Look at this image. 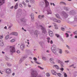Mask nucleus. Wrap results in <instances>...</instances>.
Wrapping results in <instances>:
<instances>
[{"mask_svg": "<svg viewBox=\"0 0 77 77\" xmlns=\"http://www.w3.org/2000/svg\"><path fill=\"white\" fill-rule=\"evenodd\" d=\"M51 50L53 53H56V46L55 45H53L51 48Z\"/></svg>", "mask_w": 77, "mask_h": 77, "instance_id": "f257e3e1", "label": "nucleus"}, {"mask_svg": "<svg viewBox=\"0 0 77 77\" xmlns=\"http://www.w3.org/2000/svg\"><path fill=\"white\" fill-rule=\"evenodd\" d=\"M9 49L11 53H15V50L14 47L10 46Z\"/></svg>", "mask_w": 77, "mask_h": 77, "instance_id": "f03ea898", "label": "nucleus"}, {"mask_svg": "<svg viewBox=\"0 0 77 77\" xmlns=\"http://www.w3.org/2000/svg\"><path fill=\"white\" fill-rule=\"evenodd\" d=\"M39 27H41L42 30H43V33H46L47 32L46 31V30H45V28H44V27L41 25Z\"/></svg>", "mask_w": 77, "mask_h": 77, "instance_id": "7ed1b4c3", "label": "nucleus"}, {"mask_svg": "<svg viewBox=\"0 0 77 77\" xmlns=\"http://www.w3.org/2000/svg\"><path fill=\"white\" fill-rule=\"evenodd\" d=\"M62 15H63L65 18H67L68 17V15L64 11L62 12Z\"/></svg>", "mask_w": 77, "mask_h": 77, "instance_id": "20e7f679", "label": "nucleus"}, {"mask_svg": "<svg viewBox=\"0 0 77 77\" xmlns=\"http://www.w3.org/2000/svg\"><path fill=\"white\" fill-rule=\"evenodd\" d=\"M49 34L50 36H51V37L53 36V32H52V31H49Z\"/></svg>", "mask_w": 77, "mask_h": 77, "instance_id": "39448f33", "label": "nucleus"}, {"mask_svg": "<svg viewBox=\"0 0 77 77\" xmlns=\"http://www.w3.org/2000/svg\"><path fill=\"white\" fill-rule=\"evenodd\" d=\"M11 35H14V36H18V33L15 32H13L11 33Z\"/></svg>", "mask_w": 77, "mask_h": 77, "instance_id": "423d86ee", "label": "nucleus"}, {"mask_svg": "<svg viewBox=\"0 0 77 77\" xmlns=\"http://www.w3.org/2000/svg\"><path fill=\"white\" fill-rule=\"evenodd\" d=\"M5 0H0V6L2 5L3 3H5Z\"/></svg>", "mask_w": 77, "mask_h": 77, "instance_id": "0eeeda50", "label": "nucleus"}, {"mask_svg": "<svg viewBox=\"0 0 77 77\" xmlns=\"http://www.w3.org/2000/svg\"><path fill=\"white\" fill-rule=\"evenodd\" d=\"M6 71L7 74H10L11 72V70L9 69H8L6 70Z\"/></svg>", "mask_w": 77, "mask_h": 77, "instance_id": "6e6552de", "label": "nucleus"}, {"mask_svg": "<svg viewBox=\"0 0 77 77\" xmlns=\"http://www.w3.org/2000/svg\"><path fill=\"white\" fill-rule=\"evenodd\" d=\"M51 72L53 75H56L57 74V73L54 70H51Z\"/></svg>", "mask_w": 77, "mask_h": 77, "instance_id": "1a4fd4ad", "label": "nucleus"}, {"mask_svg": "<svg viewBox=\"0 0 77 77\" xmlns=\"http://www.w3.org/2000/svg\"><path fill=\"white\" fill-rule=\"evenodd\" d=\"M20 21L22 23H25V22H26V20L24 18L21 19Z\"/></svg>", "mask_w": 77, "mask_h": 77, "instance_id": "9d476101", "label": "nucleus"}, {"mask_svg": "<svg viewBox=\"0 0 77 77\" xmlns=\"http://www.w3.org/2000/svg\"><path fill=\"white\" fill-rule=\"evenodd\" d=\"M45 2L46 6H48L49 5V3L47 0H44Z\"/></svg>", "mask_w": 77, "mask_h": 77, "instance_id": "9b49d317", "label": "nucleus"}, {"mask_svg": "<svg viewBox=\"0 0 77 77\" xmlns=\"http://www.w3.org/2000/svg\"><path fill=\"white\" fill-rule=\"evenodd\" d=\"M3 42L2 40H0V45L1 46H3Z\"/></svg>", "mask_w": 77, "mask_h": 77, "instance_id": "f8f14e48", "label": "nucleus"}, {"mask_svg": "<svg viewBox=\"0 0 77 77\" xmlns=\"http://www.w3.org/2000/svg\"><path fill=\"white\" fill-rule=\"evenodd\" d=\"M44 15H42V16L39 15L38 17V18H39L40 19H42V18H44Z\"/></svg>", "mask_w": 77, "mask_h": 77, "instance_id": "ddd939ff", "label": "nucleus"}, {"mask_svg": "<svg viewBox=\"0 0 77 77\" xmlns=\"http://www.w3.org/2000/svg\"><path fill=\"white\" fill-rule=\"evenodd\" d=\"M13 25L12 24H10L9 26V25H7L8 27V29H11Z\"/></svg>", "mask_w": 77, "mask_h": 77, "instance_id": "4468645a", "label": "nucleus"}, {"mask_svg": "<svg viewBox=\"0 0 77 77\" xmlns=\"http://www.w3.org/2000/svg\"><path fill=\"white\" fill-rule=\"evenodd\" d=\"M47 11L48 12V14H51V10H50V9L48 10Z\"/></svg>", "mask_w": 77, "mask_h": 77, "instance_id": "2eb2a0df", "label": "nucleus"}, {"mask_svg": "<svg viewBox=\"0 0 77 77\" xmlns=\"http://www.w3.org/2000/svg\"><path fill=\"white\" fill-rule=\"evenodd\" d=\"M18 3H17L16 4L15 6L14 7V9H17V8H18Z\"/></svg>", "mask_w": 77, "mask_h": 77, "instance_id": "dca6fc26", "label": "nucleus"}, {"mask_svg": "<svg viewBox=\"0 0 77 77\" xmlns=\"http://www.w3.org/2000/svg\"><path fill=\"white\" fill-rule=\"evenodd\" d=\"M53 67H55V68L57 69H59V67L57 65H54L53 66Z\"/></svg>", "mask_w": 77, "mask_h": 77, "instance_id": "f3484780", "label": "nucleus"}, {"mask_svg": "<svg viewBox=\"0 0 77 77\" xmlns=\"http://www.w3.org/2000/svg\"><path fill=\"white\" fill-rule=\"evenodd\" d=\"M50 61L51 63H53L54 62V59L53 58H51L50 59Z\"/></svg>", "mask_w": 77, "mask_h": 77, "instance_id": "a211bd4d", "label": "nucleus"}, {"mask_svg": "<svg viewBox=\"0 0 77 77\" xmlns=\"http://www.w3.org/2000/svg\"><path fill=\"white\" fill-rule=\"evenodd\" d=\"M60 5H65V6L66 5V3L62 2H60Z\"/></svg>", "mask_w": 77, "mask_h": 77, "instance_id": "6ab92c4d", "label": "nucleus"}, {"mask_svg": "<svg viewBox=\"0 0 77 77\" xmlns=\"http://www.w3.org/2000/svg\"><path fill=\"white\" fill-rule=\"evenodd\" d=\"M38 31L36 30H35L34 32V35H37L36 36H38L37 34H38Z\"/></svg>", "mask_w": 77, "mask_h": 77, "instance_id": "aec40b11", "label": "nucleus"}, {"mask_svg": "<svg viewBox=\"0 0 77 77\" xmlns=\"http://www.w3.org/2000/svg\"><path fill=\"white\" fill-rule=\"evenodd\" d=\"M20 48L21 50H23L24 48V45H22L20 46Z\"/></svg>", "mask_w": 77, "mask_h": 77, "instance_id": "412c9836", "label": "nucleus"}, {"mask_svg": "<svg viewBox=\"0 0 77 77\" xmlns=\"http://www.w3.org/2000/svg\"><path fill=\"white\" fill-rule=\"evenodd\" d=\"M31 19L32 20H33L34 19V14H31Z\"/></svg>", "mask_w": 77, "mask_h": 77, "instance_id": "4be33fe9", "label": "nucleus"}, {"mask_svg": "<svg viewBox=\"0 0 77 77\" xmlns=\"http://www.w3.org/2000/svg\"><path fill=\"white\" fill-rule=\"evenodd\" d=\"M55 16L57 18H60V16L58 14H55Z\"/></svg>", "mask_w": 77, "mask_h": 77, "instance_id": "5701e85b", "label": "nucleus"}, {"mask_svg": "<svg viewBox=\"0 0 77 77\" xmlns=\"http://www.w3.org/2000/svg\"><path fill=\"white\" fill-rule=\"evenodd\" d=\"M54 26L55 27V28H54L55 29H58V27H57V24L54 25Z\"/></svg>", "mask_w": 77, "mask_h": 77, "instance_id": "b1692460", "label": "nucleus"}, {"mask_svg": "<svg viewBox=\"0 0 77 77\" xmlns=\"http://www.w3.org/2000/svg\"><path fill=\"white\" fill-rule=\"evenodd\" d=\"M64 9L66 10V11H68V9H69V8H66V7H64Z\"/></svg>", "mask_w": 77, "mask_h": 77, "instance_id": "393cba45", "label": "nucleus"}, {"mask_svg": "<svg viewBox=\"0 0 77 77\" xmlns=\"http://www.w3.org/2000/svg\"><path fill=\"white\" fill-rule=\"evenodd\" d=\"M58 63H60V64H61V63H62L63 64V63L61 61H60V60H59L58 61Z\"/></svg>", "mask_w": 77, "mask_h": 77, "instance_id": "a878e982", "label": "nucleus"}, {"mask_svg": "<svg viewBox=\"0 0 77 77\" xmlns=\"http://www.w3.org/2000/svg\"><path fill=\"white\" fill-rule=\"evenodd\" d=\"M9 36L8 35H7L5 37V39H8L9 38Z\"/></svg>", "mask_w": 77, "mask_h": 77, "instance_id": "bb28decb", "label": "nucleus"}, {"mask_svg": "<svg viewBox=\"0 0 77 77\" xmlns=\"http://www.w3.org/2000/svg\"><path fill=\"white\" fill-rule=\"evenodd\" d=\"M7 64L8 66H11V64L9 63H7Z\"/></svg>", "mask_w": 77, "mask_h": 77, "instance_id": "cd10ccee", "label": "nucleus"}, {"mask_svg": "<svg viewBox=\"0 0 77 77\" xmlns=\"http://www.w3.org/2000/svg\"><path fill=\"white\" fill-rule=\"evenodd\" d=\"M53 21L54 22H57V20L56 18H54L53 19Z\"/></svg>", "mask_w": 77, "mask_h": 77, "instance_id": "c85d7f7f", "label": "nucleus"}, {"mask_svg": "<svg viewBox=\"0 0 77 77\" xmlns=\"http://www.w3.org/2000/svg\"><path fill=\"white\" fill-rule=\"evenodd\" d=\"M60 51H59V53L60 54H62V50L61 49H59Z\"/></svg>", "mask_w": 77, "mask_h": 77, "instance_id": "c756f323", "label": "nucleus"}, {"mask_svg": "<svg viewBox=\"0 0 77 77\" xmlns=\"http://www.w3.org/2000/svg\"><path fill=\"white\" fill-rule=\"evenodd\" d=\"M38 67L40 69H42L43 70L44 69V68L42 67H41L39 66H38Z\"/></svg>", "mask_w": 77, "mask_h": 77, "instance_id": "7c9ffc66", "label": "nucleus"}, {"mask_svg": "<svg viewBox=\"0 0 77 77\" xmlns=\"http://www.w3.org/2000/svg\"><path fill=\"white\" fill-rule=\"evenodd\" d=\"M57 75L59 77H61V76L62 75V74L60 73H57Z\"/></svg>", "mask_w": 77, "mask_h": 77, "instance_id": "2f4dec72", "label": "nucleus"}, {"mask_svg": "<svg viewBox=\"0 0 77 77\" xmlns=\"http://www.w3.org/2000/svg\"><path fill=\"white\" fill-rule=\"evenodd\" d=\"M46 75L48 76V77H49L50 75V74L48 73H47L46 74Z\"/></svg>", "mask_w": 77, "mask_h": 77, "instance_id": "473e14b6", "label": "nucleus"}, {"mask_svg": "<svg viewBox=\"0 0 77 77\" xmlns=\"http://www.w3.org/2000/svg\"><path fill=\"white\" fill-rule=\"evenodd\" d=\"M30 2L32 3H34V0H30Z\"/></svg>", "mask_w": 77, "mask_h": 77, "instance_id": "72a5a7b5", "label": "nucleus"}, {"mask_svg": "<svg viewBox=\"0 0 77 77\" xmlns=\"http://www.w3.org/2000/svg\"><path fill=\"white\" fill-rule=\"evenodd\" d=\"M65 35H66V38H68L69 37V34H68V33H66Z\"/></svg>", "mask_w": 77, "mask_h": 77, "instance_id": "f704fd0d", "label": "nucleus"}, {"mask_svg": "<svg viewBox=\"0 0 77 77\" xmlns=\"http://www.w3.org/2000/svg\"><path fill=\"white\" fill-rule=\"evenodd\" d=\"M55 35L57 38H59V34H56Z\"/></svg>", "mask_w": 77, "mask_h": 77, "instance_id": "c9c22d12", "label": "nucleus"}, {"mask_svg": "<svg viewBox=\"0 0 77 77\" xmlns=\"http://www.w3.org/2000/svg\"><path fill=\"white\" fill-rule=\"evenodd\" d=\"M64 77H67V74H66V73H64Z\"/></svg>", "mask_w": 77, "mask_h": 77, "instance_id": "e433bc0d", "label": "nucleus"}, {"mask_svg": "<svg viewBox=\"0 0 77 77\" xmlns=\"http://www.w3.org/2000/svg\"><path fill=\"white\" fill-rule=\"evenodd\" d=\"M22 4H23L24 6H26V5L25 2H24V1H23V2L22 3Z\"/></svg>", "mask_w": 77, "mask_h": 77, "instance_id": "4c0bfd02", "label": "nucleus"}, {"mask_svg": "<svg viewBox=\"0 0 77 77\" xmlns=\"http://www.w3.org/2000/svg\"><path fill=\"white\" fill-rule=\"evenodd\" d=\"M42 59L44 60H47V59H46V58H45V57H43Z\"/></svg>", "mask_w": 77, "mask_h": 77, "instance_id": "58836bf2", "label": "nucleus"}, {"mask_svg": "<svg viewBox=\"0 0 77 77\" xmlns=\"http://www.w3.org/2000/svg\"><path fill=\"white\" fill-rule=\"evenodd\" d=\"M14 41H15V40L14 39H12L11 40V42H14Z\"/></svg>", "mask_w": 77, "mask_h": 77, "instance_id": "ea45409f", "label": "nucleus"}, {"mask_svg": "<svg viewBox=\"0 0 77 77\" xmlns=\"http://www.w3.org/2000/svg\"><path fill=\"white\" fill-rule=\"evenodd\" d=\"M22 62V59H21L20 60L19 63H21Z\"/></svg>", "mask_w": 77, "mask_h": 77, "instance_id": "a19ab883", "label": "nucleus"}, {"mask_svg": "<svg viewBox=\"0 0 77 77\" xmlns=\"http://www.w3.org/2000/svg\"><path fill=\"white\" fill-rule=\"evenodd\" d=\"M28 6L29 7V8H30V7H31V5H30V4H29V3H28Z\"/></svg>", "mask_w": 77, "mask_h": 77, "instance_id": "79ce46f5", "label": "nucleus"}, {"mask_svg": "<svg viewBox=\"0 0 77 77\" xmlns=\"http://www.w3.org/2000/svg\"><path fill=\"white\" fill-rule=\"evenodd\" d=\"M57 23H60V20H57Z\"/></svg>", "mask_w": 77, "mask_h": 77, "instance_id": "37998d69", "label": "nucleus"}, {"mask_svg": "<svg viewBox=\"0 0 77 77\" xmlns=\"http://www.w3.org/2000/svg\"><path fill=\"white\" fill-rule=\"evenodd\" d=\"M61 29L63 31H65V28H61Z\"/></svg>", "mask_w": 77, "mask_h": 77, "instance_id": "c03bdc74", "label": "nucleus"}, {"mask_svg": "<svg viewBox=\"0 0 77 77\" xmlns=\"http://www.w3.org/2000/svg\"><path fill=\"white\" fill-rule=\"evenodd\" d=\"M60 70H61V71H63V68H61L60 69Z\"/></svg>", "mask_w": 77, "mask_h": 77, "instance_id": "a18cd8bd", "label": "nucleus"}, {"mask_svg": "<svg viewBox=\"0 0 77 77\" xmlns=\"http://www.w3.org/2000/svg\"><path fill=\"white\" fill-rule=\"evenodd\" d=\"M19 6L20 8H22L23 7V5H22V4H19Z\"/></svg>", "mask_w": 77, "mask_h": 77, "instance_id": "49530a36", "label": "nucleus"}, {"mask_svg": "<svg viewBox=\"0 0 77 77\" xmlns=\"http://www.w3.org/2000/svg\"><path fill=\"white\" fill-rule=\"evenodd\" d=\"M33 60H35V61L37 60V59H36V58L35 57H34L33 58Z\"/></svg>", "mask_w": 77, "mask_h": 77, "instance_id": "de8ad7c7", "label": "nucleus"}, {"mask_svg": "<svg viewBox=\"0 0 77 77\" xmlns=\"http://www.w3.org/2000/svg\"><path fill=\"white\" fill-rule=\"evenodd\" d=\"M69 62V60H67V61H64V62L65 63H68V62Z\"/></svg>", "mask_w": 77, "mask_h": 77, "instance_id": "09e8293b", "label": "nucleus"}, {"mask_svg": "<svg viewBox=\"0 0 77 77\" xmlns=\"http://www.w3.org/2000/svg\"><path fill=\"white\" fill-rule=\"evenodd\" d=\"M60 64H61L60 65H61V67H64V66H63V64L62 63H61Z\"/></svg>", "mask_w": 77, "mask_h": 77, "instance_id": "8fccbe9b", "label": "nucleus"}, {"mask_svg": "<svg viewBox=\"0 0 77 77\" xmlns=\"http://www.w3.org/2000/svg\"><path fill=\"white\" fill-rule=\"evenodd\" d=\"M9 59V58L8 57H6L5 58V60H8Z\"/></svg>", "mask_w": 77, "mask_h": 77, "instance_id": "3c124183", "label": "nucleus"}, {"mask_svg": "<svg viewBox=\"0 0 77 77\" xmlns=\"http://www.w3.org/2000/svg\"><path fill=\"white\" fill-rule=\"evenodd\" d=\"M2 38H3V35L0 36V38L2 39Z\"/></svg>", "mask_w": 77, "mask_h": 77, "instance_id": "603ef678", "label": "nucleus"}, {"mask_svg": "<svg viewBox=\"0 0 77 77\" xmlns=\"http://www.w3.org/2000/svg\"><path fill=\"white\" fill-rule=\"evenodd\" d=\"M17 53H18L19 54L20 53V51H19V50H18L17 51Z\"/></svg>", "mask_w": 77, "mask_h": 77, "instance_id": "864d4df0", "label": "nucleus"}, {"mask_svg": "<svg viewBox=\"0 0 77 77\" xmlns=\"http://www.w3.org/2000/svg\"><path fill=\"white\" fill-rule=\"evenodd\" d=\"M74 34H75L77 35V31H75V32H74Z\"/></svg>", "mask_w": 77, "mask_h": 77, "instance_id": "5fc2aeb1", "label": "nucleus"}, {"mask_svg": "<svg viewBox=\"0 0 77 77\" xmlns=\"http://www.w3.org/2000/svg\"><path fill=\"white\" fill-rule=\"evenodd\" d=\"M74 65V64H72V65L69 66V67H72V66H73Z\"/></svg>", "mask_w": 77, "mask_h": 77, "instance_id": "6e6d98bb", "label": "nucleus"}, {"mask_svg": "<svg viewBox=\"0 0 77 77\" xmlns=\"http://www.w3.org/2000/svg\"><path fill=\"white\" fill-rule=\"evenodd\" d=\"M47 39H48V40H50V37H48L47 38Z\"/></svg>", "mask_w": 77, "mask_h": 77, "instance_id": "4d7b16f0", "label": "nucleus"}, {"mask_svg": "<svg viewBox=\"0 0 77 77\" xmlns=\"http://www.w3.org/2000/svg\"><path fill=\"white\" fill-rule=\"evenodd\" d=\"M50 43L51 44H52L53 43V41L52 40H51V42H50Z\"/></svg>", "mask_w": 77, "mask_h": 77, "instance_id": "13d9d810", "label": "nucleus"}, {"mask_svg": "<svg viewBox=\"0 0 77 77\" xmlns=\"http://www.w3.org/2000/svg\"><path fill=\"white\" fill-rule=\"evenodd\" d=\"M42 74H43V75L45 74V72H42Z\"/></svg>", "mask_w": 77, "mask_h": 77, "instance_id": "bf43d9fd", "label": "nucleus"}, {"mask_svg": "<svg viewBox=\"0 0 77 77\" xmlns=\"http://www.w3.org/2000/svg\"><path fill=\"white\" fill-rule=\"evenodd\" d=\"M26 3H29V1L27 0H26Z\"/></svg>", "mask_w": 77, "mask_h": 77, "instance_id": "052dcab7", "label": "nucleus"}, {"mask_svg": "<svg viewBox=\"0 0 77 77\" xmlns=\"http://www.w3.org/2000/svg\"><path fill=\"white\" fill-rule=\"evenodd\" d=\"M66 53H69V52L68 51H66Z\"/></svg>", "mask_w": 77, "mask_h": 77, "instance_id": "680f3d73", "label": "nucleus"}, {"mask_svg": "<svg viewBox=\"0 0 77 77\" xmlns=\"http://www.w3.org/2000/svg\"><path fill=\"white\" fill-rule=\"evenodd\" d=\"M66 47H67V48H69H69H70L69 47V46H68V45H67Z\"/></svg>", "mask_w": 77, "mask_h": 77, "instance_id": "e2e57ef3", "label": "nucleus"}, {"mask_svg": "<svg viewBox=\"0 0 77 77\" xmlns=\"http://www.w3.org/2000/svg\"><path fill=\"white\" fill-rule=\"evenodd\" d=\"M35 62L36 63H37V64H39V63H38V62L37 61H35Z\"/></svg>", "mask_w": 77, "mask_h": 77, "instance_id": "0e129e2a", "label": "nucleus"}, {"mask_svg": "<svg viewBox=\"0 0 77 77\" xmlns=\"http://www.w3.org/2000/svg\"><path fill=\"white\" fill-rule=\"evenodd\" d=\"M4 29H7V26H6L4 27Z\"/></svg>", "mask_w": 77, "mask_h": 77, "instance_id": "69168bd1", "label": "nucleus"}, {"mask_svg": "<svg viewBox=\"0 0 77 77\" xmlns=\"http://www.w3.org/2000/svg\"><path fill=\"white\" fill-rule=\"evenodd\" d=\"M13 8H14V6H12V7H11V9H12Z\"/></svg>", "mask_w": 77, "mask_h": 77, "instance_id": "338daca9", "label": "nucleus"}, {"mask_svg": "<svg viewBox=\"0 0 77 77\" xmlns=\"http://www.w3.org/2000/svg\"><path fill=\"white\" fill-rule=\"evenodd\" d=\"M75 38H77V36L75 35Z\"/></svg>", "mask_w": 77, "mask_h": 77, "instance_id": "774afa93", "label": "nucleus"}]
</instances>
